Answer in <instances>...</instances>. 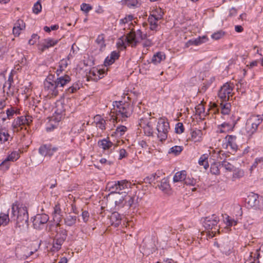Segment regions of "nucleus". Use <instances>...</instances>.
Returning <instances> with one entry per match:
<instances>
[{"label":"nucleus","instance_id":"1","mask_svg":"<svg viewBox=\"0 0 263 263\" xmlns=\"http://www.w3.org/2000/svg\"><path fill=\"white\" fill-rule=\"evenodd\" d=\"M133 107L127 102L123 103L121 101L116 102L114 105L113 111H111V119L114 121L118 118L125 120L132 114Z\"/></svg>","mask_w":263,"mask_h":263},{"label":"nucleus","instance_id":"2","mask_svg":"<svg viewBox=\"0 0 263 263\" xmlns=\"http://www.w3.org/2000/svg\"><path fill=\"white\" fill-rule=\"evenodd\" d=\"M14 215L16 216V226L18 228L24 227L27 224L28 214L26 206L21 203L16 202L12 206Z\"/></svg>","mask_w":263,"mask_h":263},{"label":"nucleus","instance_id":"3","mask_svg":"<svg viewBox=\"0 0 263 263\" xmlns=\"http://www.w3.org/2000/svg\"><path fill=\"white\" fill-rule=\"evenodd\" d=\"M130 31L125 37L126 43L128 45L132 47H135L143 39L146 37V35L143 34L141 30L134 31L133 28H129Z\"/></svg>","mask_w":263,"mask_h":263},{"label":"nucleus","instance_id":"4","mask_svg":"<svg viewBox=\"0 0 263 263\" xmlns=\"http://www.w3.org/2000/svg\"><path fill=\"white\" fill-rule=\"evenodd\" d=\"M261 119L259 116L253 115L250 117L247 120L244 129L247 134L252 135L254 133L258 125L261 122Z\"/></svg>","mask_w":263,"mask_h":263},{"label":"nucleus","instance_id":"5","mask_svg":"<svg viewBox=\"0 0 263 263\" xmlns=\"http://www.w3.org/2000/svg\"><path fill=\"white\" fill-rule=\"evenodd\" d=\"M139 125L143 129L144 134L147 136H152L154 132V122L151 115L147 114L140 120Z\"/></svg>","mask_w":263,"mask_h":263},{"label":"nucleus","instance_id":"6","mask_svg":"<svg viewBox=\"0 0 263 263\" xmlns=\"http://www.w3.org/2000/svg\"><path fill=\"white\" fill-rule=\"evenodd\" d=\"M169 129L168 122L165 119L160 118L158 121L157 129L158 131V137L161 141L164 140L167 138Z\"/></svg>","mask_w":263,"mask_h":263},{"label":"nucleus","instance_id":"7","mask_svg":"<svg viewBox=\"0 0 263 263\" xmlns=\"http://www.w3.org/2000/svg\"><path fill=\"white\" fill-rule=\"evenodd\" d=\"M232 86L228 83L221 87L218 92V97L221 102H227L229 100L230 97L232 96Z\"/></svg>","mask_w":263,"mask_h":263},{"label":"nucleus","instance_id":"8","mask_svg":"<svg viewBox=\"0 0 263 263\" xmlns=\"http://www.w3.org/2000/svg\"><path fill=\"white\" fill-rule=\"evenodd\" d=\"M236 137L233 135H227L225 137V142L222 143V147L228 149V152H235L237 149L236 143Z\"/></svg>","mask_w":263,"mask_h":263},{"label":"nucleus","instance_id":"9","mask_svg":"<svg viewBox=\"0 0 263 263\" xmlns=\"http://www.w3.org/2000/svg\"><path fill=\"white\" fill-rule=\"evenodd\" d=\"M217 224L218 220L216 217L213 219H206L204 221V227L208 231L209 235H210L212 237H213L218 231Z\"/></svg>","mask_w":263,"mask_h":263},{"label":"nucleus","instance_id":"10","mask_svg":"<svg viewBox=\"0 0 263 263\" xmlns=\"http://www.w3.org/2000/svg\"><path fill=\"white\" fill-rule=\"evenodd\" d=\"M110 198L115 202L116 205L124 203L129 198L130 196H128L126 192H121L114 193L109 195Z\"/></svg>","mask_w":263,"mask_h":263},{"label":"nucleus","instance_id":"11","mask_svg":"<svg viewBox=\"0 0 263 263\" xmlns=\"http://www.w3.org/2000/svg\"><path fill=\"white\" fill-rule=\"evenodd\" d=\"M57 87L54 82L46 81L44 83V92L49 98L55 97L58 95Z\"/></svg>","mask_w":263,"mask_h":263},{"label":"nucleus","instance_id":"12","mask_svg":"<svg viewBox=\"0 0 263 263\" xmlns=\"http://www.w3.org/2000/svg\"><path fill=\"white\" fill-rule=\"evenodd\" d=\"M31 120L29 116H22L15 119L13 122V127L14 131H18V128L22 129L23 125H29Z\"/></svg>","mask_w":263,"mask_h":263},{"label":"nucleus","instance_id":"13","mask_svg":"<svg viewBox=\"0 0 263 263\" xmlns=\"http://www.w3.org/2000/svg\"><path fill=\"white\" fill-rule=\"evenodd\" d=\"M106 71L107 68L101 69L93 67L90 70L88 77L93 81H98L104 77V74Z\"/></svg>","mask_w":263,"mask_h":263},{"label":"nucleus","instance_id":"14","mask_svg":"<svg viewBox=\"0 0 263 263\" xmlns=\"http://www.w3.org/2000/svg\"><path fill=\"white\" fill-rule=\"evenodd\" d=\"M236 123L235 120H233L229 123H223L218 126V132L220 133H227L232 131Z\"/></svg>","mask_w":263,"mask_h":263},{"label":"nucleus","instance_id":"15","mask_svg":"<svg viewBox=\"0 0 263 263\" xmlns=\"http://www.w3.org/2000/svg\"><path fill=\"white\" fill-rule=\"evenodd\" d=\"M203 133L201 129L195 128L190 132V140L194 142H198L202 140Z\"/></svg>","mask_w":263,"mask_h":263},{"label":"nucleus","instance_id":"16","mask_svg":"<svg viewBox=\"0 0 263 263\" xmlns=\"http://www.w3.org/2000/svg\"><path fill=\"white\" fill-rule=\"evenodd\" d=\"M57 150V148L52 147L51 145H44L39 149L40 153L44 156H51L54 152Z\"/></svg>","mask_w":263,"mask_h":263},{"label":"nucleus","instance_id":"17","mask_svg":"<svg viewBox=\"0 0 263 263\" xmlns=\"http://www.w3.org/2000/svg\"><path fill=\"white\" fill-rule=\"evenodd\" d=\"M58 43V40L53 39H47L44 40L42 44H41L39 47V49L43 52L46 49L49 48L55 45Z\"/></svg>","mask_w":263,"mask_h":263},{"label":"nucleus","instance_id":"18","mask_svg":"<svg viewBox=\"0 0 263 263\" xmlns=\"http://www.w3.org/2000/svg\"><path fill=\"white\" fill-rule=\"evenodd\" d=\"M65 240V237H60L57 235L56 238L53 240L52 247L50 251L52 252H58L61 248V246Z\"/></svg>","mask_w":263,"mask_h":263},{"label":"nucleus","instance_id":"19","mask_svg":"<svg viewBox=\"0 0 263 263\" xmlns=\"http://www.w3.org/2000/svg\"><path fill=\"white\" fill-rule=\"evenodd\" d=\"M98 145L100 148L103 149V150H107L110 148L113 145L115 147H117L118 145V144L117 143L116 144H113L109 140V138H107L106 139H103L98 141Z\"/></svg>","mask_w":263,"mask_h":263},{"label":"nucleus","instance_id":"20","mask_svg":"<svg viewBox=\"0 0 263 263\" xmlns=\"http://www.w3.org/2000/svg\"><path fill=\"white\" fill-rule=\"evenodd\" d=\"M25 23L22 20H18L13 28V33L16 36H18L22 30L25 28Z\"/></svg>","mask_w":263,"mask_h":263},{"label":"nucleus","instance_id":"21","mask_svg":"<svg viewBox=\"0 0 263 263\" xmlns=\"http://www.w3.org/2000/svg\"><path fill=\"white\" fill-rule=\"evenodd\" d=\"M159 188L165 193H171V188L167 178H164L161 180L160 184L159 185Z\"/></svg>","mask_w":263,"mask_h":263},{"label":"nucleus","instance_id":"22","mask_svg":"<svg viewBox=\"0 0 263 263\" xmlns=\"http://www.w3.org/2000/svg\"><path fill=\"white\" fill-rule=\"evenodd\" d=\"M246 200L249 206L252 208L257 205L259 203L258 196L254 193H251L248 195Z\"/></svg>","mask_w":263,"mask_h":263},{"label":"nucleus","instance_id":"23","mask_svg":"<svg viewBox=\"0 0 263 263\" xmlns=\"http://www.w3.org/2000/svg\"><path fill=\"white\" fill-rule=\"evenodd\" d=\"M71 80L69 76L65 75L63 77H61L58 78L54 83L57 87L60 86L63 87L65 85L68 83Z\"/></svg>","mask_w":263,"mask_h":263},{"label":"nucleus","instance_id":"24","mask_svg":"<svg viewBox=\"0 0 263 263\" xmlns=\"http://www.w3.org/2000/svg\"><path fill=\"white\" fill-rule=\"evenodd\" d=\"M186 176V172L184 170L177 172L173 177V181L174 182H178L184 181Z\"/></svg>","mask_w":263,"mask_h":263},{"label":"nucleus","instance_id":"25","mask_svg":"<svg viewBox=\"0 0 263 263\" xmlns=\"http://www.w3.org/2000/svg\"><path fill=\"white\" fill-rule=\"evenodd\" d=\"M19 154L16 152H13L11 153L7 158V159L4 161L0 164V170H3L4 166L6 164L7 162L8 161H14L16 160L19 158Z\"/></svg>","mask_w":263,"mask_h":263},{"label":"nucleus","instance_id":"26","mask_svg":"<svg viewBox=\"0 0 263 263\" xmlns=\"http://www.w3.org/2000/svg\"><path fill=\"white\" fill-rule=\"evenodd\" d=\"M119 53L114 51L112 52L109 57H107L105 61L104 65L105 66L112 64L114 63L116 60L119 58Z\"/></svg>","mask_w":263,"mask_h":263},{"label":"nucleus","instance_id":"27","mask_svg":"<svg viewBox=\"0 0 263 263\" xmlns=\"http://www.w3.org/2000/svg\"><path fill=\"white\" fill-rule=\"evenodd\" d=\"M165 59V55L162 52H158L155 54L152 59V62L155 64L160 63Z\"/></svg>","mask_w":263,"mask_h":263},{"label":"nucleus","instance_id":"28","mask_svg":"<svg viewBox=\"0 0 263 263\" xmlns=\"http://www.w3.org/2000/svg\"><path fill=\"white\" fill-rule=\"evenodd\" d=\"M208 158V154H204L200 156L198 160L199 164L201 166H203L205 170H206L209 167Z\"/></svg>","mask_w":263,"mask_h":263},{"label":"nucleus","instance_id":"29","mask_svg":"<svg viewBox=\"0 0 263 263\" xmlns=\"http://www.w3.org/2000/svg\"><path fill=\"white\" fill-rule=\"evenodd\" d=\"M10 138V136L6 130L0 129V144L8 141Z\"/></svg>","mask_w":263,"mask_h":263},{"label":"nucleus","instance_id":"30","mask_svg":"<svg viewBox=\"0 0 263 263\" xmlns=\"http://www.w3.org/2000/svg\"><path fill=\"white\" fill-rule=\"evenodd\" d=\"M117 187H118L119 192L128 189L130 187V183L126 180H121L118 181Z\"/></svg>","mask_w":263,"mask_h":263},{"label":"nucleus","instance_id":"31","mask_svg":"<svg viewBox=\"0 0 263 263\" xmlns=\"http://www.w3.org/2000/svg\"><path fill=\"white\" fill-rule=\"evenodd\" d=\"M163 12L160 8H156L153 10L151 12L150 16L157 18L159 20H161L163 18Z\"/></svg>","mask_w":263,"mask_h":263},{"label":"nucleus","instance_id":"32","mask_svg":"<svg viewBox=\"0 0 263 263\" xmlns=\"http://www.w3.org/2000/svg\"><path fill=\"white\" fill-rule=\"evenodd\" d=\"M97 126L102 130L105 128V121L102 119L100 115H97L95 117Z\"/></svg>","mask_w":263,"mask_h":263},{"label":"nucleus","instance_id":"33","mask_svg":"<svg viewBox=\"0 0 263 263\" xmlns=\"http://www.w3.org/2000/svg\"><path fill=\"white\" fill-rule=\"evenodd\" d=\"M118 182H111L108 183L107 185V189L108 191H110L112 194L114 193L119 192L118 187H117Z\"/></svg>","mask_w":263,"mask_h":263},{"label":"nucleus","instance_id":"34","mask_svg":"<svg viewBox=\"0 0 263 263\" xmlns=\"http://www.w3.org/2000/svg\"><path fill=\"white\" fill-rule=\"evenodd\" d=\"M9 221L8 212L0 214V226L6 225Z\"/></svg>","mask_w":263,"mask_h":263},{"label":"nucleus","instance_id":"35","mask_svg":"<svg viewBox=\"0 0 263 263\" xmlns=\"http://www.w3.org/2000/svg\"><path fill=\"white\" fill-rule=\"evenodd\" d=\"M159 19L150 16L148 17V22L150 24V28L151 30H156L158 26V21Z\"/></svg>","mask_w":263,"mask_h":263},{"label":"nucleus","instance_id":"36","mask_svg":"<svg viewBox=\"0 0 263 263\" xmlns=\"http://www.w3.org/2000/svg\"><path fill=\"white\" fill-rule=\"evenodd\" d=\"M133 19V16L132 15H129L127 16H126L124 18L122 19L121 20V23L124 25L127 24L128 26H129V28H132V26H133V24L132 22Z\"/></svg>","mask_w":263,"mask_h":263},{"label":"nucleus","instance_id":"37","mask_svg":"<svg viewBox=\"0 0 263 263\" xmlns=\"http://www.w3.org/2000/svg\"><path fill=\"white\" fill-rule=\"evenodd\" d=\"M225 103L221 102L220 105L221 107V113L223 115H228L230 112L231 105L229 103L224 102Z\"/></svg>","mask_w":263,"mask_h":263},{"label":"nucleus","instance_id":"38","mask_svg":"<svg viewBox=\"0 0 263 263\" xmlns=\"http://www.w3.org/2000/svg\"><path fill=\"white\" fill-rule=\"evenodd\" d=\"M182 150L183 147L182 146L175 145L170 149L168 153L177 155L179 154Z\"/></svg>","mask_w":263,"mask_h":263},{"label":"nucleus","instance_id":"39","mask_svg":"<svg viewBox=\"0 0 263 263\" xmlns=\"http://www.w3.org/2000/svg\"><path fill=\"white\" fill-rule=\"evenodd\" d=\"M203 40H207L208 38L206 36L204 35L202 37H198V38L196 39L195 40L193 41H189L188 43L190 45H198L200 44L203 42Z\"/></svg>","mask_w":263,"mask_h":263},{"label":"nucleus","instance_id":"40","mask_svg":"<svg viewBox=\"0 0 263 263\" xmlns=\"http://www.w3.org/2000/svg\"><path fill=\"white\" fill-rule=\"evenodd\" d=\"M220 164L218 163L214 162L211 164L210 171L212 174L214 175H218L220 173L219 170Z\"/></svg>","mask_w":263,"mask_h":263},{"label":"nucleus","instance_id":"41","mask_svg":"<svg viewBox=\"0 0 263 263\" xmlns=\"http://www.w3.org/2000/svg\"><path fill=\"white\" fill-rule=\"evenodd\" d=\"M117 44L118 47L121 50L125 49L126 46L128 45L126 43V40H125V37H122L120 38Z\"/></svg>","mask_w":263,"mask_h":263},{"label":"nucleus","instance_id":"42","mask_svg":"<svg viewBox=\"0 0 263 263\" xmlns=\"http://www.w3.org/2000/svg\"><path fill=\"white\" fill-rule=\"evenodd\" d=\"M158 177L156 173H153L147 176L145 179L144 181L145 182L152 183L154 182Z\"/></svg>","mask_w":263,"mask_h":263},{"label":"nucleus","instance_id":"43","mask_svg":"<svg viewBox=\"0 0 263 263\" xmlns=\"http://www.w3.org/2000/svg\"><path fill=\"white\" fill-rule=\"evenodd\" d=\"M225 35V32L222 30H220L214 33L212 35V39L217 40L221 39Z\"/></svg>","mask_w":263,"mask_h":263},{"label":"nucleus","instance_id":"44","mask_svg":"<svg viewBox=\"0 0 263 263\" xmlns=\"http://www.w3.org/2000/svg\"><path fill=\"white\" fill-rule=\"evenodd\" d=\"M33 12L35 14L39 13L42 10V5L41 4V0H39L36 3L34 4L33 7Z\"/></svg>","mask_w":263,"mask_h":263},{"label":"nucleus","instance_id":"45","mask_svg":"<svg viewBox=\"0 0 263 263\" xmlns=\"http://www.w3.org/2000/svg\"><path fill=\"white\" fill-rule=\"evenodd\" d=\"M259 253H257V258L252 256V254L249 256L248 258L246 259L245 263H259L258 258L259 257Z\"/></svg>","mask_w":263,"mask_h":263},{"label":"nucleus","instance_id":"46","mask_svg":"<svg viewBox=\"0 0 263 263\" xmlns=\"http://www.w3.org/2000/svg\"><path fill=\"white\" fill-rule=\"evenodd\" d=\"M76 221V218L75 216H69L65 220L66 224L68 226H72L73 224Z\"/></svg>","mask_w":263,"mask_h":263},{"label":"nucleus","instance_id":"47","mask_svg":"<svg viewBox=\"0 0 263 263\" xmlns=\"http://www.w3.org/2000/svg\"><path fill=\"white\" fill-rule=\"evenodd\" d=\"M175 132L177 134H182L184 132V126L182 123L178 122L176 124L175 126Z\"/></svg>","mask_w":263,"mask_h":263},{"label":"nucleus","instance_id":"48","mask_svg":"<svg viewBox=\"0 0 263 263\" xmlns=\"http://www.w3.org/2000/svg\"><path fill=\"white\" fill-rule=\"evenodd\" d=\"M127 128L125 126H120L117 127L115 133L121 136L124 134Z\"/></svg>","mask_w":263,"mask_h":263},{"label":"nucleus","instance_id":"49","mask_svg":"<svg viewBox=\"0 0 263 263\" xmlns=\"http://www.w3.org/2000/svg\"><path fill=\"white\" fill-rule=\"evenodd\" d=\"M92 9L91 6L86 3H83L81 6V10L85 13H88Z\"/></svg>","mask_w":263,"mask_h":263},{"label":"nucleus","instance_id":"50","mask_svg":"<svg viewBox=\"0 0 263 263\" xmlns=\"http://www.w3.org/2000/svg\"><path fill=\"white\" fill-rule=\"evenodd\" d=\"M96 42L100 45V47L105 46L104 36L103 34L99 35L98 36Z\"/></svg>","mask_w":263,"mask_h":263},{"label":"nucleus","instance_id":"51","mask_svg":"<svg viewBox=\"0 0 263 263\" xmlns=\"http://www.w3.org/2000/svg\"><path fill=\"white\" fill-rule=\"evenodd\" d=\"M184 181L185 184L186 185L194 186L196 184V180L192 177H188Z\"/></svg>","mask_w":263,"mask_h":263},{"label":"nucleus","instance_id":"52","mask_svg":"<svg viewBox=\"0 0 263 263\" xmlns=\"http://www.w3.org/2000/svg\"><path fill=\"white\" fill-rule=\"evenodd\" d=\"M223 165L224 166V168L229 171H232L234 170V167L233 165H232L230 162L224 161L223 162Z\"/></svg>","mask_w":263,"mask_h":263},{"label":"nucleus","instance_id":"53","mask_svg":"<svg viewBox=\"0 0 263 263\" xmlns=\"http://www.w3.org/2000/svg\"><path fill=\"white\" fill-rule=\"evenodd\" d=\"M39 39V36L36 34H33L32 35L31 38L29 41V44L30 45L35 44Z\"/></svg>","mask_w":263,"mask_h":263},{"label":"nucleus","instance_id":"54","mask_svg":"<svg viewBox=\"0 0 263 263\" xmlns=\"http://www.w3.org/2000/svg\"><path fill=\"white\" fill-rule=\"evenodd\" d=\"M82 217L84 222H87L89 217V214L87 211H83L82 213Z\"/></svg>","mask_w":263,"mask_h":263},{"label":"nucleus","instance_id":"55","mask_svg":"<svg viewBox=\"0 0 263 263\" xmlns=\"http://www.w3.org/2000/svg\"><path fill=\"white\" fill-rule=\"evenodd\" d=\"M127 156V154L125 149H121L119 151V159H122L123 158L126 157Z\"/></svg>","mask_w":263,"mask_h":263},{"label":"nucleus","instance_id":"56","mask_svg":"<svg viewBox=\"0 0 263 263\" xmlns=\"http://www.w3.org/2000/svg\"><path fill=\"white\" fill-rule=\"evenodd\" d=\"M226 223H227V224L229 226H232L233 224H236V221H234L233 220L230 219V217L229 216H228L226 218Z\"/></svg>","mask_w":263,"mask_h":263},{"label":"nucleus","instance_id":"57","mask_svg":"<svg viewBox=\"0 0 263 263\" xmlns=\"http://www.w3.org/2000/svg\"><path fill=\"white\" fill-rule=\"evenodd\" d=\"M61 213V208L60 205L57 204L54 208V214L59 215Z\"/></svg>","mask_w":263,"mask_h":263},{"label":"nucleus","instance_id":"58","mask_svg":"<svg viewBox=\"0 0 263 263\" xmlns=\"http://www.w3.org/2000/svg\"><path fill=\"white\" fill-rule=\"evenodd\" d=\"M78 88H77L76 87H74V86H72L70 87H69L67 89L68 91L71 93H74L77 91Z\"/></svg>","mask_w":263,"mask_h":263},{"label":"nucleus","instance_id":"59","mask_svg":"<svg viewBox=\"0 0 263 263\" xmlns=\"http://www.w3.org/2000/svg\"><path fill=\"white\" fill-rule=\"evenodd\" d=\"M235 30L237 32H241L243 30V27L240 25H237L235 27Z\"/></svg>","mask_w":263,"mask_h":263},{"label":"nucleus","instance_id":"60","mask_svg":"<svg viewBox=\"0 0 263 263\" xmlns=\"http://www.w3.org/2000/svg\"><path fill=\"white\" fill-rule=\"evenodd\" d=\"M100 162L102 163V164H105V163H108V164H111V162H109V161H108L105 158H101L100 160Z\"/></svg>","mask_w":263,"mask_h":263},{"label":"nucleus","instance_id":"61","mask_svg":"<svg viewBox=\"0 0 263 263\" xmlns=\"http://www.w3.org/2000/svg\"><path fill=\"white\" fill-rule=\"evenodd\" d=\"M68 259L66 257H62L58 263H67Z\"/></svg>","mask_w":263,"mask_h":263},{"label":"nucleus","instance_id":"62","mask_svg":"<svg viewBox=\"0 0 263 263\" xmlns=\"http://www.w3.org/2000/svg\"><path fill=\"white\" fill-rule=\"evenodd\" d=\"M138 146L142 147H145V146H146V143L145 141H142L138 143Z\"/></svg>","mask_w":263,"mask_h":263},{"label":"nucleus","instance_id":"63","mask_svg":"<svg viewBox=\"0 0 263 263\" xmlns=\"http://www.w3.org/2000/svg\"><path fill=\"white\" fill-rule=\"evenodd\" d=\"M14 113V110L12 109H8L7 110V115L8 116H12Z\"/></svg>","mask_w":263,"mask_h":263},{"label":"nucleus","instance_id":"64","mask_svg":"<svg viewBox=\"0 0 263 263\" xmlns=\"http://www.w3.org/2000/svg\"><path fill=\"white\" fill-rule=\"evenodd\" d=\"M59 26L58 25H54L53 26H51L50 27L51 30H55L58 29Z\"/></svg>","mask_w":263,"mask_h":263}]
</instances>
